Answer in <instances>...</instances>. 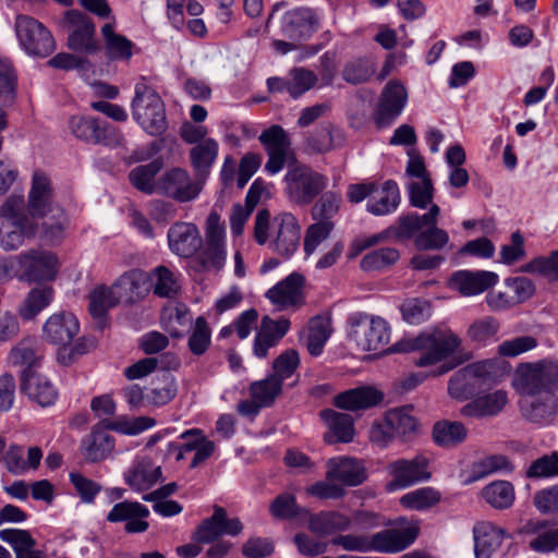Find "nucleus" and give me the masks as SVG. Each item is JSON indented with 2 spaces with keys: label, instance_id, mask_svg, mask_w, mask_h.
<instances>
[{
  "label": "nucleus",
  "instance_id": "1",
  "mask_svg": "<svg viewBox=\"0 0 558 558\" xmlns=\"http://www.w3.org/2000/svg\"><path fill=\"white\" fill-rule=\"evenodd\" d=\"M307 525L311 532L319 536H336L330 544L347 551L397 554L410 547L418 536L416 525L402 529H387L375 534H342L351 526L349 515L339 511H320L307 513Z\"/></svg>",
  "mask_w": 558,
  "mask_h": 558
},
{
  "label": "nucleus",
  "instance_id": "2",
  "mask_svg": "<svg viewBox=\"0 0 558 558\" xmlns=\"http://www.w3.org/2000/svg\"><path fill=\"white\" fill-rule=\"evenodd\" d=\"M258 141L268 156L265 171L277 174L288 165L284 182L286 193L291 201L299 205H308L324 191L328 179L296 161L294 154L290 151L291 138L281 125L267 128L259 134Z\"/></svg>",
  "mask_w": 558,
  "mask_h": 558
},
{
  "label": "nucleus",
  "instance_id": "3",
  "mask_svg": "<svg viewBox=\"0 0 558 558\" xmlns=\"http://www.w3.org/2000/svg\"><path fill=\"white\" fill-rule=\"evenodd\" d=\"M461 339L451 330L434 332H422L413 339H402L396 342L389 351L412 352L422 351L418 359L414 361L418 367H429L427 371H420L411 374L402 384H420L428 377H437L447 374L463 361L471 357L465 354L463 360L453 359L447 361L449 356L457 352L461 345Z\"/></svg>",
  "mask_w": 558,
  "mask_h": 558
},
{
  "label": "nucleus",
  "instance_id": "4",
  "mask_svg": "<svg viewBox=\"0 0 558 558\" xmlns=\"http://www.w3.org/2000/svg\"><path fill=\"white\" fill-rule=\"evenodd\" d=\"M24 214L29 220L39 223L40 235L50 243L60 241L63 236L68 218L64 210L53 199V189L49 177L35 171L25 203Z\"/></svg>",
  "mask_w": 558,
  "mask_h": 558
},
{
  "label": "nucleus",
  "instance_id": "5",
  "mask_svg": "<svg viewBox=\"0 0 558 558\" xmlns=\"http://www.w3.org/2000/svg\"><path fill=\"white\" fill-rule=\"evenodd\" d=\"M24 209L23 194H12L0 207V246L5 251L17 250L25 239L40 232L39 223L29 220Z\"/></svg>",
  "mask_w": 558,
  "mask_h": 558
},
{
  "label": "nucleus",
  "instance_id": "6",
  "mask_svg": "<svg viewBox=\"0 0 558 558\" xmlns=\"http://www.w3.org/2000/svg\"><path fill=\"white\" fill-rule=\"evenodd\" d=\"M134 121L150 136H160L168 129L166 106L160 95L145 82H138L134 87L131 102Z\"/></svg>",
  "mask_w": 558,
  "mask_h": 558
},
{
  "label": "nucleus",
  "instance_id": "7",
  "mask_svg": "<svg viewBox=\"0 0 558 558\" xmlns=\"http://www.w3.org/2000/svg\"><path fill=\"white\" fill-rule=\"evenodd\" d=\"M558 386H515L519 410L524 420L544 426L558 413Z\"/></svg>",
  "mask_w": 558,
  "mask_h": 558
},
{
  "label": "nucleus",
  "instance_id": "8",
  "mask_svg": "<svg viewBox=\"0 0 558 558\" xmlns=\"http://www.w3.org/2000/svg\"><path fill=\"white\" fill-rule=\"evenodd\" d=\"M348 337L363 351L385 352L390 340V326L380 316L353 312L348 316Z\"/></svg>",
  "mask_w": 558,
  "mask_h": 558
},
{
  "label": "nucleus",
  "instance_id": "9",
  "mask_svg": "<svg viewBox=\"0 0 558 558\" xmlns=\"http://www.w3.org/2000/svg\"><path fill=\"white\" fill-rule=\"evenodd\" d=\"M412 408L402 407L387 411L383 421H375L369 429V440L379 448H387L395 437L409 439L417 430Z\"/></svg>",
  "mask_w": 558,
  "mask_h": 558
},
{
  "label": "nucleus",
  "instance_id": "10",
  "mask_svg": "<svg viewBox=\"0 0 558 558\" xmlns=\"http://www.w3.org/2000/svg\"><path fill=\"white\" fill-rule=\"evenodd\" d=\"M475 386H448L449 395L458 400H469L460 412L465 417L495 416L508 403L507 392L502 389L473 393Z\"/></svg>",
  "mask_w": 558,
  "mask_h": 558
},
{
  "label": "nucleus",
  "instance_id": "11",
  "mask_svg": "<svg viewBox=\"0 0 558 558\" xmlns=\"http://www.w3.org/2000/svg\"><path fill=\"white\" fill-rule=\"evenodd\" d=\"M14 29L23 51L37 58H46L56 50V41L51 32L33 16L19 14Z\"/></svg>",
  "mask_w": 558,
  "mask_h": 558
},
{
  "label": "nucleus",
  "instance_id": "12",
  "mask_svg": "<svg viewBox=\"0 0 558 558\" xmlns=\"http://www.w3.org/2000/svg\"><path fill=\"white\" fill-rule=\"evenodd\" d=\"M62 26L68 29L66 46L70 50L95 54L101 50V45L96 39V26L93 20L78 10L65 12Z\"/></svg>",
  "mask_w": 558,
  "mask_h": 558
},
{
  "label": "nucleus",
  "instance_id": "13",
  "mask_svg": "<svg viewBox=\"0 0 558 558\" xmlns=\"http://www.w3.org/2000/svg\"><path fill=\"white\" fill-rule=\"evenodd\" d=\"M511 371V364L500 356L484 359L460 368L448 384H470L471 380L484 384L501 383L510 376Z\"/></svg>",
  "mask_w": 558,
  "mask_h": 558
},
{
  "label": "nucleus",
  "instance_id": "14",
  "mask_svg": "<svg viewBox=\"0 0 558 558\" xmlns=\"http://www.w3.org/2000/svg\"><path fill=\"white\" fill-rule=\"evenodd\" d=\"M204 184L196 177L192 179L190 173L182 168H172L166 171L156 182L159 193L179 202L187 203L198 197Z\"/></svg>",
  "mask_w": 558,
  "mask_h": 558
},
{
  "label": "nucleus",
  "instance_id": "15",
  "mask_svg": "<svg viewBox=\"0 0 558 558\" xmlns=\"http://www.w3.org/2000/svg\"><path fill=\"white\" fill-rule=\"evenodd\" d=\"M242 531L243 524L239 518H229L225 508L215 506L213 514L197 525L192 538L198 544H210L223 535L238 536Z\"/></svg>",
  "mask_w": 558,
  "mask_h": 558
},
{
  "label": "nucleus",
  "instance_id": "16",
  "mask_svg": "<svg viewBox=\"0 0 558 558\" xmlns=\"http://www.w3.org/2000/svg\"><path fill=\"white\" fill-rule=\"evenodd\" d=\"M387 471L392 476L387 484L389 492L404 489L430 478L428 460L422 454L413 459H397L388 464Z\"/></svg>",
  "mask_w": 558,
  "mask_h": 558
},
{
  "label": "nucleus",
  "instance_id": "17",
  "mask_svg": "<svg viewBox=\"0 0 558 558\" xmlns=\"http://www.w3.org/2000/svg\"><path fill=\"white\" fill-rule=\"evenodd\" d=\"M408 100V93L404 85L392 80L381 90L377 107L374 111V122L377 128L383 129L392 124L402 113Z\"/></svg>",
  "mask_w": 558,
  "mask_h": 558
},
{
  "label": "nucleus",
  "instance_id": "18",
  "mask_svg": "<svg viewBox=\"0 0 558 558\" xmlns=\"http://www.w3.org/2000/svg\"><path fill=\"white\" fill-rule=\"evenodd\" d=\"M226 260L225 228L217 213H210L206 220V244L199 255L202 269L222 268Z\"/></svg>",
  "mask_w": 558,
  "mask_h": 558
},
{
  "label": "nucleus",
  "instance_id": "19",
  "mask_svg": "<svg viewBox=\"0 0 558 558\" xmlns=\"http://www.w3.org/2000/svg\"><path fill=\"white\" fill-rule=\"evenodd\" d=\"M182 444H172L170 447L175 451V460L185 459L186 454L194 452L190 463V469H196L207 461L215 452V442L204 436L198 428H192L180 435Z\"/></svg>",
  "mask_w": 558,
  "mask_h": 558
},
{
  "label": "nucleus",
  "instance_id": "20",
  "mask_svg": "<svg viewBox=\"0 0 558 558\" xmlns=\"http://www.w3.org/2000/svg\"><path fill=\"white\" fill-rule=\"evenodd\" d=\"M274 239L270 247L283 257H290L299 247L301 227L292 214H282L272 221Z\"/></svg>",
  "mask_w": 558,
  "mask_h": 558
},
{
  "label": "nucleus",
  "instance_id": "21",
  "mask_svg": "<svg viewBox=\"0 0 558 558\" xmlns=\"http://www.w3.org/2000/svg\"><path fill=\"white\" fill-rule=\"evenodd\" d=\"M149 509L137 501L124 500L116 504L107 513L110 523L124 522V531L129 534L144 533L148 530Z\"/></svg>",
  "mask_w": 558,
  "mask_h": 558
},
{
  "label": "nucleus",
  "instance_id": "22",
  "mask_svg": "<svg viewBox=\"0 0 558 558\" xmlns=\"http://www.w3.org/2000/svg\"><path fill=\"white\" fill-rule=\"evenodd\" d=\"M80 331L76 316L70 312L54 313L48 317L43 326V339L53 345H63L73 341Z\"/></svg>",
  "mask_w": 558,
  "mask_h": 558
},
{
  "label": "nucleus",
  "instance_id": "23",
  "mask_svg": "<svg viewBox=\"0 0 558 558\" xmlns=\"http://www.w3.org/2000/svg\"><path fill=\"white\" fill-rule=\"evenodd\" d=\"M305 278L292 272L266 292V298L279 310L299 307L304 304L303 286Z\"/></svg>",
  "mask_w": 558,
  "mask_h": 558
},
{
  "label": "nucleus",
  "instance_id": "24",
  "mask_svg": "<svg viewBox=\"0 0 558 558\" xmlns=\"http://www.w3.org/2000/svg\"><path fill=\"white\" fill-rule=\"evenodd\" d=\"M107 430V422L104 421L82 438L80 451L87 462L102 461L114 449V438Z\"/></svg>",
  "mask_w": 558,
  "mask_h": 558
},
{
  "label": "nucleus",
  "instance_id": "25",
  "mask_svg": "<svg viewBox=\"0 0 558 558\" xmlns=\"http://www.w3.org/2000/svg\"><path fill=\"white\" fill-rule=\"evenodd\" d=\"M57 257L50 252L31 251L22 254L20 264L24 277L31 282L50 281L57 274Z\"/></svg>",
  "mask_w": 558,
  "mask_h": 558
},
{
  "label": "nucleus",
  "instance_id": "26",
  "mask_svg": "<svg viewBox=\"0 0 558 558\" xmlns=\"http://www.w3.org/2000/svg\"><path fill=\"white\" fill-rule=\"evenodd\" d=\"M317 22L315 13L310 8H295L287 11L281 19L282 35L293 41L308 39L315 32Z\"/></svg>",
  "mask_w": 558,
  "mask_h": 558
},
{
  "label": "nucleus",
  "instance_id": "27",
  "mask_svg": "<svg viewBox=\"0 0 558 558\" xmlns=\"http://www.w3.org/2000/svg\"><path fill=\"white\" fill-rule=\"evenodd\" d=\"M518 384H558V361L545 357L519 363L514 369Z\"/></svg>",
  "mask_w": 558,
  "mask_h": 558
},
{
  "label": "nucleus",
  "instance_id": "28",
  "mask_svg": "<svg viewBox=\"0 0 558 558\" xmlns=\"http://www.w3.org/2000/svg\"><path fill=\"white\" fill-rule=\"evenodd\" d=\"M168 242L172 253L180 257H192L202 246L197 227L191 222H175L168 230Z\"/></svg>",
  "mask_w": 558,
  "mask_h": 558
},
{
  "label": "nucleus",
  "instance_id": "29",
  "mask_svg": "<svg viewBox=\"0 0 558 558\" xmlns=\"http://www.w3.org/2000/svg\"><path fill=\"white\" fill-rule=\"evenodd\" d=\"M282 386H247L241 390L246 397L238 404V413L246 417H255L263 408L270 407L281 395Z\"/></svg>",
  "mask_w": 558,
  "mask_h": 558
},
{
  "label": "nucleus",
  "instance_id": "30",
  "mask_svg": "<svg viewBox=\"0 0 558 558\" xmlns=\"http://www.w3.org/2000/svg\"><path fill=\"white\" fill-rule=\"evenodd\" d=\"M177 395L175 386H129L124 396L132 408L160 407Z\"/></svg>",
  "mask_w": 558,
  "mask_h": 558
},
{
  "label": "nucleus",
  "instance_id": "31",
  "mask_svg": "<svg viewBox=\"0 0 558 558\" xmlns=\"http://www.w3.org/2000/svg\"><path fill=\"white\" fill-rule=\"evenodd\" d=\"M498 281L497 274L487 270H458L454 271L449 284L458 290L462 295L471 296L483 293Z\"/></svg>",
  "mask_w": 558,
  "mask_h": 558
},
{
  "label": "nucleus",
  "instance_id": "32",
  "mask_svg": "<svg viewBox=\"0 0 558 558\" xmlns=\"http://www.w3.org/2000/svg\"><path fill=\"white\" fill-rule=\"evenodd\" d=\"M384 398V392L375 386H356L337 395L333 403L339 409L356 412L379 405Z\"/></svg>",
  "mask_w": 558,
  "mask_h": 558
},
{
  "label": "nucleus",
  "instance_id": "33",
  "mask_svg": "<svg viewBox=\"0 0 558 558\" xmlns=\"http://www.w3.org/2000/svg\"><path fill=\"white\" fill-rule=\"evenodd\" d=\"M326 478L338 481L345 486H357L366 476L363 465L359 460L349 457L329 459L327 462Z\"/></svg>",
  "mask_w": 558,
  "mask_h": 558
},
{
  "label": "nucleus",
  "instance_id": "34",
  "mask_svg": "<svg viewBox=\"0 0 558 558\" xmlns=\"http://www.w3.org/2000/svg\"><path fill=\"white\" fill-rule=\"evenodd\" d=\"M521 533L534 535L530 541L529 548L538 554H548L558 548V529L545 520H529L522 527Z\"/></svg>",
  "mask_w": 558,
  "mask_h": 558
},
{
  "label": "nucleus",
  "instance_id": "35",
  "mask_svg": "<svg viewBox=\"0 0 558 558\" xmlns=\"http://www.w3.org/2000/svg\"><path fill=\"white\" fill-rule=\"evenodd\" d=\"M319 416L328 428L325 441L328 444L351 442L355 435L353 417L347 413H339L332 409L320 411Z\"/></svg>",
  "mask_w": 558,
  "mask_h": 558
},
{
  "label": "nucleus",
  "instance_id": "36",
  "mask_svg": "<svg viewBox=\"0 0 558 558\" xmlns=\"http://www.w3.org/2000/svg\"><path fill=\"white\" fill-rule=\"evenodd\" d=\"M440 208L436 204H432L428 211L418 215L417 213H409L401 215L396 225L389 227L391 234L397 241H405L415 239L422 231L425 223H433L435 218H438Z\"/></svg>",
  "mask_w": 558,
  "mask_h": 558
},
{
  "label": "nucleus",
  "instance_id": "37",
  "mask_svg": "<svg viewBox=\"0 0 558 558\" xmlns=\"http://www.w3.org/2000/svg\"><path fill=\"white\" fill-rule=\"evenodd\" d=\"M506 537V531L490 522H480L473 527L475 558H492Z\"/></svg>",
  "mask_w": 558,
  "mask_h": 558
},
{
  "label": "nucleus",
  "instance_id": "38",
  "mask_svg": "<svg viewBox=\"0 0 558 558\" xmlns=\"http://www.w3.org/2000/svg\"><path fill=\"white\" fill-rule=\"evenodd\" d=\"M400 201L397 182L387 180L379 187L375 185L373 195L367 201L366 209L374 216H386L397 210Z\"/></svg>",
  "mask_w": 558,
  "mask_h": 558
},
{
  "label": "nucleus",
  "instance_id": "39",
  "mask_svg": "<svg viewBox=\"0 0 558 558\" xmlns=\"http://www.w3.org/2000/svg\"><path fill=\"white\" fill-rule=\"evenodd\" d=\"M105 57L110 62H129L133 57L134 43L114 32V26L107 23L101 27Z\"/></svg>",
  "mask_w": 558,
  "mask_h": 558
},
{
  "label": "nucleus",
  "instance_id": "40",
  "mask_svg": "<svg viewBox=\"0 0 558 558\" xmlns=\"http://www.w3.org/2000/svg\"><path fill=\"white\" fill-rule=\"evenodd\" d=\"M161 476L159 466H155L150 459H136L125 472V483L135 492H145L154 486Z\"/></svg>",
  "mask_w": 558,
  "mask_h": 558
},
{
  "label": "nucleus",
  "instance_id": "41",
  "mask_svg": "<svg viewBox=\"0 0 558 558\" xmlns=\"http://www.w3.org/2000/svg\"><path fill=\"white\" fill-rule=\"evenodd\" d=\"M35 347L36 340L34 338H24L10 352V360L14 364L25 365L21 373V384H29L35 378L39 379L36 372L38 356Z\"/></svg>",
  "mask_w": 558,
  "mask_h": 558
},
{
  "label": "nucleus",
  "instance_id": "42",
  "mask_svg": "<svg viewBox=\"0 0 558 558\" xmlns=\"http://www.w3.org/2000/svg\"><path fill=\"white\" fill-rule=\"evenodd\" d=\"M218 143L214 138H207L190 150V159L195 177L205 184L210 169L218 156Z\"/></svg>",
  "mask_w": 558,
  "mask_h": 558
},
{
  "label": "nucleus",
  "instance_id": "43",
  "mask_svg": "<svg viewBox=\"0 0 558 558\" xmlns=\"http://www.w3.org/2000/svg\"><path fill=\"white\" fill-rule=\"evenodd\" d=\"M146 276L141 270H130L120 276L113 284L119 300L125 299L130 303L143 299L147 293Z\"/></svg>",
  "mask_w": 558,
  "mask_h": 558
},
{
  "label": "nucleus",
  "instance_id": "44",
  "mask_svg": "<svg viewBox=\"0 0 558 558\" xmlns=\"http://www.w3.org/2000/svg\"><path fill=\"white\" fill-rule=\"evenodd\" d=\"M432 435L437 446L453 448L465 440L468 430L461 422L442 420L434 424Z\"/></svg>",
  "mask_w": 558,
  "mask_h": 558
},
{
  "label": "nucleus",
  "instance_id": "45",
  "mask_svg": "<svg viewBox=\"0 0 558 558\" xmlns=\"http://www.w3.org/2000/svg\"><path fill=\"white\" fill-rule=\"evenodd\" d=\"M514 470L510 459L505 454H490L475 461L471 468L470 481H480L495 473L509 474Z\"/></svg>",
  "mask_w": 558,
  "mask_h": 558
},
{
  "label": "nucleus",
  "instance_id": "46",
  "mask_svg": "<svg viewBox=\"0 0 558 558\" xmlns=\"http://www.w3.org/2000/svg\"><path fill=\"white\" fill-rule=\"evenodd\" d=\"M482 497L490 507L505 510L514 502V487L508 481H494L482 489Z\"/></svg>",
  "mask_w": 558,
  "mask_h": 558
},
{
  "label": "nucleus",
  "instance_id": "47",
  "mask_svg": "<svg viewBox=\"0 0 558 558\" xmlns=\"http://www.w3.org/2000/svg\"><path fill=\"white\" fill-rule=\"evenodd\" d=\"M299 364V353L293 349H288L274 360L272 373L269 378L255 380L252 384H282L294 374Z\"/></svg>",
  "mask_w": 558,
  "mask_h": 558
},
{
  "label": "nucleus",
  "instance_id": "48",
  "mask_svg": "<svg viewBox=\"0 0 558 558\" xmlns=\"http://www.w3.org/2000/svg\"><path fill=\"white\" fill-rule=\"evenodd\" d=\"M119 301L117 290L113 287H97L89 293V314L94 318L99 319L100 324H102V320L107 317L108 311L118 305ZM102 325L99 326L100 329H102Z\"/></svg>",
  "mask_w": 558,
  "mask_h": 558
},
{
  "label": "nucleus",
  "instance_id": "49",
  "mask_svg": "<svg viewBox=\"0 0 558 558\" xmlns=\"http://www.w3.org/2000/svg\"><path fill=\"white\" fill-rule=\"evenodd\" d=\"M53 298L51 287H41L32 289L23 303L19 306V314L24 320L34 319L44 308H46Z\"/></svg>",
  "mask_w": 558,
  "mask_h": 558
},
{
  "label": "nucleus",
  "instance_id": "50",
  "mask_svg": "<svg viewBox=\"0 0 558 558\" xmlns=\"http://www.w3.org/2000/svg\"><path fill=\"white\" fill-rule=\"evenodd\" d=\"M17 92V74L9 59H0V107L14 105Z\"/></svg>",
  "mask_w": 558,
  "mask_h": 558
},
{
  "label": "nucleus",
  "instance_id": "51",
  "mask_svg": "<svg viewBox=\"0 0 558 558\" xmlns=\"http://www.w3.org/2000/svg\"><path fill=\"white\" fill-rule=\"evenodd\" d=\"M162 166L161 159L157 158L146 165L133 168L129 173L131 184L143 193L151 194L156 189V184H154L155 177L162 169Z\"/></svg>",
  "mask_w": 558,
  "mask_h": 558
},
{
  "label": "nucleus",
  "instance_id": "52",
  "mask_svg": "<svg viewBox=\"0 0 558 558\" xmlns=\"http://www.w3.org/2000/svg\"><path fill=\"white\" fill-rule=\"evenodd\" d=\"M437 219L433 223H425L422 231L414 239V246L418 251H439L449 243V234L437 227Z\"/></svg>",
  "mask_w": 558,
  "mask_h": 558
},
{
  "label": "nucleus",
  "instance_id": "53",
  "mask_svg": "<svg viewBox=\"0 0 558 558\" xmlns=\"http://www.w3.org/2000/svg\"><path fill=\"white\" fill-rule=\"evenodd\" d=\"M440 499L441 495L437 489L426 486L404 494L400 504L407 509L423 511L437 505Z\"/></svg>",
  "mask_w": 558,
  "mask_h": 558
},
{
  "label": "nucleus",
  "instance_id": "54",
  "mask_svg": "<svg viewBox=\"0 0 558 558\" xmlns=\"http://www.w3.org/2000/svg\"><path fill=\"white\" fill-rule=\"evenodd\" d=\"M269 513L276 520H293L302 513H308V510L302 508L296 502L293 494L281 493L269 505Z\"/></svg>",
  "mask_w": 558,
  "mask_h": 558
},
{
  "label": "nucleus",
  "instance_id": "55",
  "mask_svg": "<svg viewBox=\"0 0 558 558\" xmlns=\"http://www.w3.org/2000/svg\"><path fill=\"white\" fill-rule=\"evenodd\" d=\"M330 337V324L323 317H314L308 327L305 337V344L311 355L317 356L323 352V349Z\"/></svg>",
  "mask_w": 558,
  "mask_h": 558
},
{
  "label": "nucleus",
  "instance_id": "56",
  "mask_svg": "<svg viewBox=\"0 0 558 558\" xmlns=\"http://www.w3.org/2000/svg\"><path fill=\"white\" fill-rule=\"evenodd\" d=\"M400 258L399 250L380 247L363 256L360 267L364 271H377L395 265Z\"/></svg>",
  "mask_w": 558,
  "mask_h": 558
},
{
  "label": "nucleus",
  "instance_id": "57",
  "mask_svg": "<svg viewBox=\"0 0 558 558\" xmlns=\"http://www.w3.org/2000/svg\"><path fill=\"white\" fill-rule=\"evenodd\" d=\"M97 345V340L93 336L80 337L76 341H72L63 348H59L57 360L60 364L68 366L74 363L77 359L87 354Z\"/></svg>",
  "mask_w": 558,
  "mask_h": 558
},
{
  "label": "nucleus",
  "instance_id": "58",
  "mask_svg": "<svg viewBox=\"0 0 558 558\" xmlns=\"http://www.w3.org/2000/svg\"><path fill=\"white\" fill-rule=\"evenodd\" d=\"M375 73L374 62L366 57L350 60L343 68L342 78L352 85L368 81Z\"/></svg>",
  "mask_w": 558,
  "mask_h": 558
},
{
  "label": "nucleus",
  "instance_id": "59",
  "mask_svg": "<svg viewBox=\"0 0 558 558\" xmlns=\"http://www.w3.org/2000/svg\"><path fill=\"white\" fill-rule=\"evenodd\" d=\"M161 325L170 337L182 338L191 326L189 308L184 305L174 307L167 316L161 317Z\"/></svg>",
  "mask_w": 558,
  "mask_h": 558
},
{
  "label": "nucleus",
  "instance_id": "60",
  "mask_svg": "<svg viewBox=\"0 0 558 558\" xmlns=\"http://www.w3.org/2000/svg\"><path fill=\"white\" fill-rule=\"evenodd\" d=\"M156 425V421L149 416H138L129 418L126 416H119L112 422H107V428L118 432L123 435H138Z\"/></svg>",
  "mask_w": 558,
  "mask_h": 558
},
{
  "label": "nucleus",
  "instance_id": "61",
  "mask_svg": "<svg viewBox=\"0 0 558 558\" xmlns=\"http://www.w3.org/2000/svg\"><path fill=\"white\" fill-rule=\"evenodd\" d=\"M341 204V195L333 191H327L320 195L312 208V217L316 221H332L338 214Z\"/></svg>",
  "mask_w": 558,
  "mask_h": 558
},
{
  "label": "nucleus",
  "instance_id": "62",
  "mask_svg": "<svg viewBox=\"0 0 558 558\" xmlns=\"http://www.w3.org/2000/svg\"><path fill=\"white\" fill-rule=\"evenodd\" d=\"M402 319L410 325H420L426 322L432 315L428 301L424 299H408L400 307Z\"/></svg>",
  "mask_w": 558,
  "mask_h": 558
},
{
  "label": "nucleus",
  "instance_id": "63",
  "mask_svg": "<svg viewBox=\"0 0 558 558\" xmlns=\"http://www.w3.org/2000/svg\"><path fill=\"white\" fill-rule=\"evenodd\" d=\"M499 327L497 319L493 317H485L471 324L466 331V336L472 342L480 345H486L495 339Z\"/></svg>",
  "mask_w": 558,
  "mask_h": 558
},
{
  "label": "nucleus",
  "instance_id": "64",
  "mask_svg": "<svg viewBox=\"0 0 558 558\" xmlns=\"http://www.w3.org/2000/svg\"><path fill=\"white\" fill-rule=\"evenodd\" d=\"M527 478H550L558 476V452L554 451L534 460L525 471Z\"/></svg>",
  "mask_w": 558,
  "mask_h": 558
}]
</instances>
